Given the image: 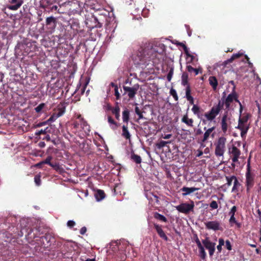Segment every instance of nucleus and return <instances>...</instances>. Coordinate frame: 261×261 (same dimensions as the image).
I'll return each instance as SVG.
<instances>
[{
	"label": "nucleus",
	"instance_id": "obj_19",
	"mask_svg": "<svg viewBox=\"0 0 261 261\" xmlns=\"http://www.w3.org/2000/svg\"><path fill=\"white\" fill-rule=\"evenodd\" d=\"M186 95L185 97L191 105H194V99L191 95V89L190 86H188L185 89Z\"/></svg>",
	"mask_w": 261,
	"mask_h": 261
},
{
	"label": "nucleus",
	"instance_id": "obj_17",
	"mask_svg": "<svg viewBox=\"0 0 261 261\" xmlns=\"http://www.w3.org/2000/svg\"><path fill=\"white\" fill-rule=\"evenodd\" d=\"M9 2L12 5L8 6V8L11 10H16L22 5L23 0H9Z\"/></svg>",
	"mask_w": 261,
	"mask_h": 261
},
{
	"label": "nucleus",
	"instance_id": "obj_54",
	"mask_svg": "<svg viewBox=\"0 0 261 261\" xmlns=\"http://www.w3.org/2000/svg\"><path fill=\"white\" fill-rule=\"evenodd\" d=\"M210 206L213 209H216L218 207V205L217 202L216 201H214V200L212 201L210 203Z\"/></svg>",
	"mask_w": 261,
	"mask_h": 261
},
{
	"label": "nucleus",
	"instance_id": "obj_23",
	"mask_svg": "<svg viewBox=\"0 0 261 261\" xmlns=\"http://www.w3.org/2000/svg\"><path fill=\"white\" fill-rule=\"evenodd\" d=\"M198 190V188H196L195 187L188 188L186 187H184L180 189L181 191L185 192L182 194L183 196H185L187 195H189L196 191H197Z\"/></svg>",
	"mask_w": 261,
	"mask_h": 261
},
{
	"label": "nucleus",
	"instance_id": "obj_37",
	"mask_svg": "<svg viewBox=\"0 0 261 261\" xmlns=\"http://www.w3.org/2000/svg\"><path fill=\"white\" fill-rule=\"evenodd\" d=\"M243 56V53H240L233 54L232 55V56L231 57V58L230 59H228L226 61V63H231L235 59H238V58H240V57H242Z\"/></svg>",
	"mask_w": 261,
	"mask_h": 261
},
{
	"label": "nucleus",
	"instance_id": "obj_6",
	"mask_svg": "<svg viewBox=\"0 0 261 261\" xmlns=\"http://www.w3.org/2000/svg\"><path fill=\"white\" fill-rule=\"evenodd\" d=\"M40 7L47 12L56 11L58 9L56 0H41Z\"/></svg>",
	"mask_w": 261,
	"mask_h": 261
},
{
	"label": "nucleus",
	"instance_id": "obj_55",
	"mask_svg": "<svg viewBox=\"0 0 261 261\" xmlns=\"http://www.w3.org/2000/svg\"><path fill=\"white\" fill-rule=\"evenodd\" d=\"M115 95L117 100H118L120 97V93L118 91V88L117 86H115Z\"/></svg>",
	"mask_w": 261,
	"mask_h": 261
},
{
	"label": "nucleus",
	"instance_id": "obj_57",
	"mask_svg": "<svg viewBox=\"0 0 261 261\" xmlns=\"http://www.w3.org/2000/svg\"><path fill=\"white\" fill-rule=\"evenodd\" d=\"M225 246L228 250H231L232 249V247L231 243L229 240H226L225 242Z\"/></svg>",
	"mask_w": 261,
	"mask_h": 261
},
{
	"label": "nucleus",
	"instance_id": "obj_8",
	"mask_svg": "<svg viewBox=\"0 0 261 261\" xmlns=\"http://www.w3.org/2000/svg\"><path fill=\"white\" fill-rule=\"evenodd\" d=\"M31 237L35 239L36 243L39 246L40 245L44 248L47 247L52 239V237L49 233H46L44 236L39 238L36 234H33V236Z\"/></svg>",
	"mask_w": 261,
	"mask_h": 261
},
{
	"label": "nucleus",
	"instance_id": "obj_59",
	"mask_svg": "<svg viewBox=\"0 0 261 261\" xmlns=\"http://www.w3.org/2000/svg\"><path fill=\"white\" fill-rule=\"evenodd\" d=\"M230 216V218L229 219V223L230 224H237V221H236V218L234 217V216Z\"/></svg>",
	"mask_w": 261,
	"mask_h": 261
},
{
	"label": "nucleus",
	"instance_id": "obj_56",
	"mask_svg": "<svg viewBox=\"0 0 261 261\" xmlns=\"http://www.w3.org/2000/svg\"><path fill=\"white\" fill-rule=\"evenodd\" d=\"M193 238H194L195 242L196 243L197 246L200 245V244H201V243L200 241V240H199V239L197 234H195L194 235Z\"/></svg>",
	"mask_w": 261,
	"mask_h": 261
},
{
	"label": "nucleus",
	"instance_id": "obj_1",
	"mask_svg": "<svg viewBox=\"0 0 261 261\" xmlns=\"http://www.w3.org/2000/svg\"><path fill=\"white\" fill-rule=\"evenodd\" d=\"M159 47L160 50L158 46H154L150 42H142L136 53L133 55L134 64L142 68L146 67L149 64H158L162 54L165 50V46L163 44H160Z\"/></svg>",
	"mask_w": 261,
	"mask_h": 261
},
{
	"label": "nucleus",
	"instance_id": "obj_11",
	"mask_svg": "<svg viewBox=\"0 0 261 261\" xmlns=\"http://www.w3.org/2000/svg\"><path fill=\"white\" fill-rule=\"evenodd\" d=\"M202 243L204 247L208 250L210 256H213L215 251L216 243L211 241L208 237L202 240Z\"/></svg>",
	"mask_w": 261,
	"mask_h": 261
},
{
	"label": "nucleus",
	"instance_id": "obj_28",
	"mask_svg": "<svg viewBox=\"0 0 261 261\" xmlns=\"http://www.w3.org/2000/svg\"><path fill=\"white\" fill-rule=\"evenodd\" d=\"M146 197L148 199L151 200L152 201H155L157 203L159 202V197L152 193V192H148L146 194Z\"/></svg>",
	"mask_w": 261,
	"mask_h": 261
},
{
	"label": "nucleus",
	"instance_id": "obj_22",
	"mask_svg": "<svg viewBox=\"0 0 261 261\" xmlns=\"http://www.w3.org/2000/svg\"><path fill=\"white\" fill-rule=\"evenodd\" d=\"M198 248L199 256L203 260H205L206 253L204 249V246L201 244L197 246Z\"/></svg>",
	"mask_w": 261,
	"mask_h": 261
},
{
	"label": "nucleus",
	"instance_id": "obj_40",
	"mask_svg": "<svg viewBox=\"0 0 261 261\" xmlns=\"http://www.w3.org/2000/svg\"><path fill=\"white\" fill-rule=\"evenodd\" d=\"M155 219L159 220L162 222H166L167 221V218L163 215L156 212L154 215Z\"/></svg>",
	"mask_w": 261,
	"mask_h": 261
},
{
	"label": "nucleus",
	"instance_id": "obj_49",
	"mask_svg": "<svg viewBox=\"0 0 261 261\" xmlns=\"http://www.w3.org/2000/svg\"><path fill=\"white\" fill-rule=\"evenodd\" d=\"M183 49L184 50L185 53L188 57H190L192 58V60L193 59L194 56L191 55L189 51V49L186 45H183Z\"/></svg>",
	"mask_w": 261,
	"mask_h": 261
},
{
	"label": "nucleus",
	"instance_id": "obj_31",
	"mask_svg": "<svg viewBox=\"0 0 261 261\" xmlns=\"http://www.w3.org/2000/svg\"><path fill=\"white\" fill-rule=\"evenodd\" d=\"M95 197L97 201H100L105 197V193L103 190H97L95 193Z\"/></svg>",
	"mask_w": 261,
	"mask_h": 261
},
{
	"label": "nucleus",
	"instance_id": "obj_27",
	"mask_svg": "<svg viewBox=\"0 0 261 261\" xmlns=\"http://www.w3.org/2000/svg\"><path fill=\"white\" fill-rule=\"evenodd\" d=\"M208 81L213 89L215 90L218 86V81L216 77L214 76H210L208 78Z\"/></svg>",
	"mask_w": 261,
	"mask_h": 261
},
{
	"label": "nucleus",
	"instance_id": "obj_13",
	"mask_svg": "<svg viewBox=\"0 0 261 261\" xmlns=\"http://www.w3.org/2000/svg\"><path fill=\"white\" fill-rule=\"evenodd\" d=\"M192 111L199 119L202 120L203 123H205V121L207 120L206 119V120L202 119L203 110L201 109L198 106L194 104L192 108Z\"/></svg>",
	"mask_w": 261,
	"mask_h": 261
},
{
	"label": "nucleus",
	"instance_id": "obj_21",
	"mask_svg": "<svg viewBox=\"0 0 261 261\" xmlns=\"http://www.w3.org/2000/svg\"><path fill=\"white\" fill-rule=\"evenodd\" d=\"M76 118L80 120L81 127L83 129L85 128L86 130L89 132V126L88 125L87 121L82 117L81 115H78Z\"/></svg>",
	"mask_w": 261,
	"mask_h": 261
},
{
	"label": "nucleus",
	"instance_id": "obj_63",
	"mask_svg": "<svg viewBox=\"0 0 261 261\" xmlns=\"http://www.w3.org/2000/svg\"><path fill=\"white\" fill-rule=\"evenodd\" d=\"M219 245L223 246L224 245V241L223 239L220 238L219 239Z\"/></svg>",
	"mask_w": 261,
	"mask_h": 261
},
{
	"label": "nucleus",
	"instance_id": "obj_36",
	"mask_svg": "<svg viewBox=\"0 0 261 261\" xmlns=\"http://www.w3.org/2000/svg\"><path fill=\"white\" fill-rule=\"evenodd\" d=\"M130 159L136 164H140L142 162V159L140 156L134 153V152L131 154Z\"/></svg>",
	"mask_w": 261,
	"mask_h": 261
},
{
	"label": "nucleus",
	"instance_id": "obj_39",
	"mask_svg": "<svg viewBox=\"0 0 261 261\" xmlns=\"http://www.w3.org/2000/svg\"><path fill=\"white\" fill-rule=\"evenodd\" d=\"M135 105L136 106V107L135 108V111L136 114L138 116V120H140V119L144 118V116L143 115V112H142L139 109V108L137 106V105H138L137 103H135Z\"/></svg>",
	"mask_w": 261,
	"mask_h": 261
},
{
	"label": "nucleus",
	"instance_id": "obj_9",
	"mask_svg": "<svg viewBox=\"0 0 261 261\" xmlns=\"http://www.w3.org/2000/svg\"><path fill=\"white\" fill-rule=\"evenodd\" d=\"M140 85L138 84H135L133 87L123 86V88L125 94H127L130 99H133L137 93Z\"/></svg>",
	"mask_w": 261,
	"mask_h": 261
},
{
	"label": "nucleus",
	"instance_id": "obj_30",
	"mask_svg": "<svg viewBox=\"0 0 261 261\" xmlns=\"http://www.w3.org/2000/svg\"><path fill=\"white\" fill-rule=\"evenodd\" d=\"M122 120L124 123H126V124H128L129 120V111L127 109H125L122 112Z\"/></svg>",
	"mask_w": 261,
	"mask_h": 261
},
{
	"label": "nucleus",
	"instance_id": "obj_61",
	"mask_svg": "<svg viewBox=\"0 0 261 261\" xmlns=\"http://www.w3.org/2000/svg\"><path fill=\"white\" fill-rule=\"evenodd\" d=\"M87 231V228L86 227L84 226L81 228L80 229V233L82 235L84 234Z\"/></svg>",
	"mask_w": 261,
	"mask_h": 261
},
{
	"label": "nucleus",
	"instance_id": "obj_58",
	"mask_svg": "<svg viewBox=\"0 0 261 261\" xmlns=\"http://www.w3.org/2000/svg\"><path fill=\"white\" fill-rule=\"evenodd\" d=\"M75 225V223L73 220H69L67 223V225L69 228L73 227Z\"/></svg>",
	"mask_w": 261,
	"mask_h": 261
},
{
	"label": "nucleus",
	"instance_id": "obj_32",
	"mask_svg": "<svg viewBox=\"0 0 261 261\" xmlns=\"http://www.w3.org/2000/svg\"><path fill=\"white\" fill-rule=\"evenodd\" d=\"M122 136L126 139H129L130 138V135L128 132L127 128V124L123 125L122 127Z\"/></svg>",
	"mask_w": 261,
	"mask_h": 261
},
{
	"label": "nucleus",
	"instance_id": "obj_20",
	"mask_svg": "<svg viewBox=\"0 0 261 261\" xmlns=\"http://www.w3.org/2000/svg\"><path fill=\"white\" fill-rule=\"evenodd\" d=\"M248 117L247 116H244L243 117H240L239 120V124L237 128H243L244 127H249L247 124L246 123L248 121Z\"/></svg>",
	"mask_w": 261,
	"mask_h": 261
},
{
	"label": "nucleus",
	"instance_id": "obj_51",
	"mask_svg": "<svg viewBox=\"0 0 261 261\" xmlns=\"http://www.w3.org/2000/svg\"><path fill=\"white\" fill-rule=\"evenodd\" d=\"M237 208L236 206H233L230 211L229 212V216H234L235 213L237 212Z\"/></svg>",
	"mask_w": 261,
	"mask_h": 261
},
{
	"label": "nucleus",
	"instance_id": "obj_25",
	"mask_svg": "<svg viewBox=\"0 0 261 261\" xmlns=\"http://www.w3.org/2000/svg\"><path fill=\"white\" fill-rule=\"evenodd\" d=\"M206 127H204V130H206L204 134L203 138L202 139V142H205L210 137V134L212 133L213 130H215V127L214 126L211 127L207 129H206Z\"/></svg>",
	"mask_w": 261,
	"mask_h": 261
},
{
	"label": "nucleus",
	"instance_id": "obj_64",
	"mask_svg": "<svg viewBox=\"0 0 261 261\" xmlns=\"http://www.w3.org/2000/svg\"><path fill=\"white\" fill-rule=\"evenodd\" d=\"M38 145L41 148H43L45 146V143L44 142H40Z\"/></svg>",
	"mask_w": 261,
	"mask_h": 261
},
{
	"label": "nucleus",
	"instance_id": "obj_41",
	"mask_svg": "<svg viewBox=\"0 0 261 261\" xmlns=\"http://www.w3.org/2000/svg\"><path fill=\"white\" fill-rule=\"evenodd\" d=\"M61 117L57 112L54 113L47 120V122H54L57 118Z\"/></svg>",
	"mask_w": 261,
	"mask_h": 261
},
{
	"label": "nucleus",
	"instance_id": "obj_24",
	"mask_svg": "<svg viewBox=\"0 0 261 261\" xmlns=\"http://www.w3.org/2000/svg\"><path fill=\"white\" fill-rule=\"evenodd\" d=\"M181 122L186 124L189 126H193L194 120L192 118H189L188 114L184 115L181 118Z\"/></svg>",
	"mask_w": 261,
	"mask_h": 261
},
{
	"label": "nucleus",
	"instance_id": "obj_29",
	"mask_svg": "<svg viewBox=\"0 0 261 261\" xmlns=\"http://www.w3.org/2000/svg\"><path fill=\"white\" fill-rule=\"evenodd\" d=\"M181 85L184 86H190L189 83V77L187 72H184L181 76Z\"/></svg>",
	"mask_w": 261,
	"mask_h": 261
},
{
	"label": "nucleus",
	"instance_id": "obj_18",
	"mask_svg": "<svg viewBox=\"0 0 261 261\" xmlns=\"http://www.w3.org/2000/svg\"><path fill=\"white\" fill-rule=\"evenodd\" d=\"M46 25L48 27L49 29H55L57 24V19L53 17L50 16L47 17L45 21Z\"/></svg>",
	"mask_w": 261,
	"mask_h": 261
},
{
	"label": "nucleus",
	"instance_id": "obj_38",
	"mask_svg": "<svg viewBox=\"0 0 261 261\" xmlns=\"http://www.w3.org/2000/svg\"><path fill=\"white\" fill-rule=\"evenodd\" d=\"M232 178H234V181H233V186L232 188V192H238V188L240 186V184L236 176H233Z\"/></svg>",
	"mask_w": 261,
	"mask_h": 261
},
{
	"label": "nucleus",
	"instance_id": "obj_33",
	"mask_svg": "<svg viewBox=\"0 0 261 261\" xmlns=\"http://www.w3.org/2000/svg\"><path fill=\"white\" fill-rule=\"evenodd\" d=\"M120 109L118 105H117L112 110V113L115 116V118L117 120H119L120 119Z\"/></svg>",
	"mask_w": 261,
	"mask_h": 261
},
{
	"label": "nucleus",
	"instance_id": "obj_34",
	"mask_svg": "<svg viewBox=\"0 0 261 261\" xmlns=\"http://www.w3.org/2000/svg\"><path fill=\"white\" fill-rule=\"evenodd\" d=\"M66 106L64 102H61L58 106V113L59 116H62L65 112Z\"/></svg>",
	"mask_w": 261,
	"mask_h": 261
},
{
	"label": "nucleus",
	"instance_id": "obj_43",
	"mask_svg": "<svg viewBox=\"0 0 261 261\" xmlns=\"http://www.w3.org/2000/svg\"><path fill=\"white\" fill-rule=\"evenodd\" d=\"M45 105L44 103L39 104L37 107L35 108V111L37 113H40L42 112V110L44 108Z\"/></svg>",
	"mask_w": 261,
	"mask_h": 261
},
{
	"label": "nucleus",
	"instance_id": "obj_26",
	"mask_svg": "<svg viewBox=\"0 0 261 261\" xmlns=\"http://www.w3.org/2000/svg\"><path fill=\"white\" fill-rule=\"evenodd\" d=\"M108 121L110 124L111 128L113 129H116L119 126V124L117 123L112 118L111 116H108Z\"/></svg>",
	"mask_w": 261,
	"mask_h": 261
},
{
	"label": "nucleus",
	"instance_id": "obj_2",
	"mask_svg": "<svg viewBox=\"0 0 261 261\" xmlns=\"http://www.w3.org/2000/svg\"><path fill=\"white\" fill-rule=\"evenodd\" d=\"M235 89L236 86H234L232 92L227 96L224 102H221V101H219L218 104L214 106L211 108L210 111L204 114V116L205 118H206L207 121H212L215 119L216 116L219 114L221 110L222 109L224 105H225L226 109H229L230 104L233 101H235L239 103L240 106V112L241 114L243 110V107L241 103L238 99V95L235 91Z\"/></svg>",
	"mask_w": 261,
	"mask_h": 261
},
{
	"label": "nucleus",
	"instance_id": "obj_52",
	"mask_svg": "<svg viewBox=\"0 0 261 261\" xmlns=\"http://www.w3.org/2000/svg\"><path fill=\"white\" fill-rule=\"evenodd\" d=\"M173 74V69L171 68L170 71H169L167 76V79L168 81L170 82L171 80V79L172 77Z\"/></svg>",
	"mask_w": 261,
	"mask_h": 261
},
{
	"label": "nucleus",
	"instance_id": "obj_14",
	"mask_svg": "<svg viewBox=\"0 0 261 261\" xmlns=\"http://www.w3.org/2000/svg\"><path fill=\"white\" fill-rule=\"evenodd\" d=\"M205 225L207 229H212L214 231L222 230L220 223L217 221L207 222L205 223Z\"/></svg>",
	"mask_w": 261,
	"mask_h": 261
},
{
	"label": "nucleus",
	"instance_id": "obj_44",
	"mask_svg": "<svg viewBox=\"0 0 261 261\" xmlns=\"http://www.w3.org/2000/svg\"><path fill=\"white\" fill-rule=\"evenodd\" d=\"M170 94L173 96L175 101H178V97L175 89L171 88L170 90Z\"/></svg>",
	"mask_w": 261,
	"mask_h": 261
},
{
	"label": "nucleus",
	"instance_id": "obj_50",
	"mask_svg": "<svg viewBox=\"0 0 261 261\" xmlns=\"http://www.w3.org/2000/svg\"><path fill=\"white\" fill-rule=\"evenodd\" d=\"M249 127H244L243 128H239L241 130V136L242 138H244L246 136L247 132L248 131Z\"/></svg>",
	"mask_w": 261,
	"mask_h": 261
},
{
	"label": "nucleus",
	"instance_id": "obj_46",
	"mask_svg": "<svg viewBox=\"0 0 261 261\" xmlns=\"http://www.w3.org/2000/svg\"><path fill=\"white\" fill-rule=\"evenodd\" d=\"M170 143V141H164L161 140L156 144V146L158 148L160 149V148H163V147L165 146L167 144Z\"/></svg>",
	"mask_w": 261,
	"mask_h": 261
},
{
	"label": "nucleus",
	"instance_id": "obj_53",
	"mask_svg": "<svg viewBox=\"0 0 261 261\" xmlns=\"http://www.w3.org/2000/svg\"><path fill=\"white\" fill-rule=\"evenodd\" d=\"M234 176H231L230 177H226V180H227V184L228 185V186H230L232 184V181L233 180V181H234V178H232V177H233Z\"/></svg>",
	"mask_w": 261,
	"mask_h": 261
},
{
	"label": "nucleus",
	"instance_id": "obj_60",
	"mask_svg": "<svg viewBox=\"0 0 261 261\" xmlns=\"http://www.w3.org/2000/svg\"><path fill=\"white\" fill-rule=\"evenodd\" d=\"M256 208H257L256 212H257V214H258L259 220L261 222V211L259 208V207L258 205H257Z\"/></svg>",
	"mask_w": 261,
	"mask_h": 261
},
{
	"label": "nucleus",
	"instance_id": "obj_12",
	"mask_svg": "<svg viewBox=\"0 0 261 261\" xmlns=\"http://www.w3.org/2000/svg\"><path fill=\"white\" fill-rule=\"evenodd\" d=\"M228 151L232 162H238L241 155L240 150L238 149L236 146L232 145L231 148H229Z\"/></svg>",
	"mask_w": 261,
	"mask_h": 261
},
{
	"label": "nucleus",
	"instance_id": "obj_7",
	"mask_svg": "<svg viewBox=\"0 0 261 261\" xmlns=\"http://www.w3.org/2000/svg\"><path fill=\"white\" fill-rule=\"evenodd\" d=\"M194 206L195 204L194 201L191 200L189 203H181L176 206L175 208L179 212L188 215L190 212H193Z\"/></svg>",
	"mask_w": 261,
	"mask_h": 261
},
{
	"label": "nucleus",
	"instance_id": "obj_10",
	"mask_svg": "<svg viewBox=\"0 0 261 261\" xmlns=\"http://www.w3.org/2000/svg\"><path fill=\"white\" fill-rule=\"evenodd\" d=\"M85 24L90 30H92L94 28H98V24L95 15L91 14L86 16L85 21Z\"/></svg>",
	"mask_w": 261,
	"mask_h": 261
},
{
	"label": "nucleus",
	"instance_id": "obj_62",
	"mask_svg": "<svg viewBox=\"0 0 261 261\" xmlns=\"http://www.w3.org/2000/svg\"><path fill=\"white\" fill-rule=\"evenodd\" d=\"M74 127L75 128H77L79 127V125H80V124L77 121H74L73 124Z\"/></svg>",
	"mask_w": 261,
	"mask_h": 261
},
{
	"label": "nucleus",
	"instance_id": "obj_47",
	"mask_svg": "<svg viewBox=\"0 0 261 261\" xmlns=\"http://www.w3.org/2000/svg\"><path fill=\"white\" fill-rule=\"evenodd\" d=\"M47 128H48V127H46L45 129H41L40 130L36 132L35 136H36V137H39L41 134L46 135L47 132Z\"/></svg>",
	"mask_w": 261,
	"mask_h": 261
},
{
	"label": "nucleus",
	"instance_id": "obj_15",
	"mask_svg": "<svg viewBox=\"0 0 261 261\" xmlns=\"http://www.w3.org/2000/svg\"><path fill=\"white\" fill-rule=\"evenodd\" d=\"M229 120V119L228 118L227 113L226 112L223 115L221 121V129L224 134H226L229 125L228 124Z\"/></svg>",
	"mask_w": 261,
	"mask_h": 261
},
{
	"label": "nucleus",
	"instance_id": "obj_48",
	"mask_svg": "<svg viewBox=\"0 0 261 261\" xmlns=\"http://www.w3.org/2000/svg\"><path fill=\"white\" fill-rule=\"evenodd\" d=\"M51 167L58 172H61L63 170V169L57 163L53 164V166Z\"/></svg>",
	"mask_w": 261,
	"mask_h": 261
},
{
	"label": "nucleus",
	"instance_id": "obj_4",
	"mask_svg": "<svg viewBox=\"0 0 261 261\" xmlns=\"http://www.w3.org/2000/svg\"><path fill=\"white\" fill-rule=\"evenodd\" d=\"M109 12L105 10L100 11L95 14L98 28H100L104 24L108 26L111 21V18L109 16Z\"/></svg>",
	"mask_w": 261,
	"mask_h": 261
},
{
	"label": "nucleus",
	"instance_id": "obj_42",
	"mask_svg": "<svg viewBox=\"0 0 261 261\" xmlns=\"http://www.w3.org/2000/svg\"><path fill=\"white\" fill-rule=\"evenodd\" d=\"M51 160H52V156L50 155H49L45 159V160L42 161V163H43V164H47L49 166H50V167L53 166V163H51V162H50Z\"/></svg>",
	"mask_w": 261,
	"mask_h": 261
},
{
	"label": "nucleus",
	"instance_id": "obj_35",
	"mask_svg": "<svg viewBox=\"0 0 261 261\" xmlns=\"http://www.w3.org/2000/svg\"><path fill=\"white\" fill-rule=\"evenodd\" d=\"M187 69L190 73L194 72L195 75H198L200 72H202L201 68H194L191 65H187Z\"/></svg>",
	"mask_w": 261,
	"mask_h": 261
},
{
	"label": "nucleus",
	"instance_id": "obj_3",
	"mask_svg": "<svg viewBox=\"0 0 261 261\" xmlns=\"http://www.w3.org/2000/svg\"><path fill=\"white\" fill-rule=\"evenodd\" d=\"M245 176L246 186L247 191L251 189L255 183L257 184L258 186H259L260 182L257 181V179L259 176L258 172L255 169L251 168L249 161L247 165V171ZM257 190H261V187L258 186Z\"/></svg>",
	"mask_w": 261,
	"mask_h": 261
},
{
	"label": "nucleus",
	"instance_id": "obj_45",
	"mask_svg": "<svg viewBox=\"0 0 261 261\" xmlns=\"http://www.w3.org/2000/svg\"><path fill=\"white\" fill-rule=\"evenodd\" d=\"M34 181L37 186H39L41 185V176L39 174L36 175L34 177Z\"/></svg>",
	"mask_w": 261,
	"mask_h": 261
},
{
	"label": "nucleus",
	"instance_id": "obj_16",
	"mask_svg": "<svg viewBox=\"0 0 261 261\" xmlns=\"http://www.w3.org/2000/svg\"><path fill=\"white\" fill-rule=\"evenodd\" d=\"M153 227L161 238L165 241H167L168 240V238L166 236L164 231L163 230L162 225L154 223L153 224Z\"/></svg>",
	"mask_w": 261,
	"mask_h": 261
},
{
	"label": "nucleus",
	"instance_id": "obj_5",
	"mask_svg": "<svg viewBox=\"0 0 261 261\" xmlns=\"http://www.w3.org/2000/svg\"><path fill=\"white\" fill-rule=\"evenodd\" d=\"M226 139L224 137L219 138L215 143V153L217 156H223L226 149Z\"/></svg>",
	"mask_w": 261,
	"mask_h": 261
}]
</instances>
